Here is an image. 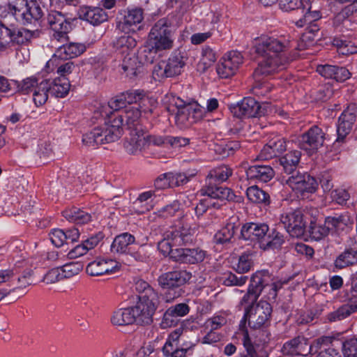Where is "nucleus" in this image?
Wrapping results in <instances>:
<instances>
[{
	"label": "nucleus",
	"instance_id": "1",
	"mask_svg": "<svg viewBox=\"0 0 357 357\" xmlns=\"http://www.w3.org/2000/svg\"><path fill=\"white\" fill-rule=\"evenodd\" d=\"M256 53L262 56L258 67L254 73L256 85L254 93L257 96H264L271 89L268 84H261L260 76H271L286 68L288 59L284 55L289 44L284 36L263 35L255 39Z\"/></svg>",
	"mask_w": 357,
	"mask_h": 357
},
{
	"label": "nucleus",
	"instance_id": "2",
	"mask_svg": "<svg viewBox=\"0 0 357 357\" xmlns=\"http://www.w3.org/2000/svg\"><path fill=\"white\" fill-rule=\"evenodd\" d=\"M151 102L141 91H127L110 100L108 103L100 104L97 112L101 116L110 114L112 119L114 114L123 115V126L127 125L132 130L136 128H142L139 123L140 109L144 112H151V108H146V105Z\"/></svg>",
	"mask_w": 357,
	"mask_h": 357
},
{
	"label": "nucleus",
	"instance_id": "3",
	"mask_svg": "<svg viewBox=\"0 0 357 357\" xmlns=\"http://www.w3.org/2000/svg\"><path fill=\"white\" fill-rule=\"evenodd\" d=\"M193 235L189 228L176 226L165 231L158 242V250L165 256L169 255L176 261L195 264L199 259V252L195 249L177 247L192 242Z\"/></svg>",
	"mask_w": 357,
	"mask_h": 357
},
{
	"label": "nucleus",
	"instance_id": "4",
	"mask_svg": "<svg viewBox=\"0 0 357 357\" xmlns=\"http://www.w3.org/2000/svg\"><path fill=\"white\" fill-rule=\"evenodd\" d=\"M170 22L166 18L159 20L151 28L144 50L140 54L144 63H151L158 52L169 50L173 45Z\"/></svg>",
	"mask_w": 357,
	"mask_h": 357
},
{
	"label": "nucleus",
	"instance_id": "5",
	"mask_svg": "<svg viewBox=\"0 0 357 357\" xmlns=\"http://www.w3.org/2000/svg\"><path fill=\"white\" fill-rule=\"evenodd\" d=\"M103 125L94 128L83 135L82 142L87 146H95L114 142L122 135L123 115L114 114V119L108 114Z\"/></svg>",
	"mask_w": 357,
	"mask_h": 357
},
{
	"label": "nucleus",
	"instance_id": "6",
	"mask_svg": "<svg viewBox=\"0 0 357 357\" xmlns=\"http://www.w3.org/2000/svg\"><path fill=\"white\" fill-rule=\"evenodd\" d=\"M137 45L136 40L131 36H122L114 42V47L119 54L123 57L120 66L122 73L130 78L137 77L141 73V61H137L135 48Z\"/></svg>",
	"mask_w": 357,
	"mask_h": 357
},
{
	"label": "nucleus",
	"instance_id": "7",
	"mask_svg": "<svg viewBox=\"0 0 357 357\" xmlns=\"http://www.w3.org/2000/svg\"><path fill=\"white\" fill-rule=\"evenodd\" d=\"M168 109L174 114L175 123L180 128L199 121L201 117L197 102L185 104L183 100L175 96L172 97Z\"/></svg>",
	"mask_w": 357,
	"mask_h": 357
},
{
	"label": "nucleus",
	"instance_id": "8",
	"mask_svg": "<svg viewBox=\"0 0 357 357\" xmlns=\"http://www.w3.org/2000/svg\"><path fill=\"white\" fill-rule=\"evenodd\" d=\"M159 303L158 293L148 291L147 296H139L136 305L131 307L135 323L137 324H151Z\"/></svg>",
	"mask_w": 357,
	"mask_h": 357
},
{
	"label": "nucleus",
	"instance_id": "9",
	"mask_svg": "<svg viewBox=\"0 0 357 357\" xmlns=\"http://www.w3.org/2000/svg\"><path fill=\"white\" fill-rule=\"evenodd\" d=\"M191 273L184 271H174L162 274L158 278L160 285L169 290L166 294L167 301H170L181 295L179 287L184 284L191 278Z\"/></svg>",
	"mask_w": 357,
	"mask_h": 357
},
{
	"label": "nucleus",
	"instance_id": "10",
	"mask_svg": "<svg viewBox=\"0 0 357 357\" xmlns=\"http://www.w3.org/2000/svg\"><path fill=\"white\" fill-rule=\"evenodd\" d=\"M283 283L271 274L268 271L261 270L256 271L251 277L250 285L255 290L267 292L268 299H275L277 291L281 289Z\"/></svg>",
	"mask_w": 357,
	"mask_h": 357
},
{
	"label": "nucleus",
	"instance_id": "11",
	"mask_svg": "<svg viewBox=\"0 0 357 357\" xmlns=\"http://www.w3.org/2000/svg\"><path fill=\"white\" fill-rule=\"evenodd\" d=\"M13 15L23 24H31L43 16L40 6L35 1L17 0L13 6Z\"/></svg>",
	"mask_w": 357,
	"mask_h": 357
},
{
	"label": "nucleus",
	"instance_id": "12",
	"mask_svg": "<svg viewBox=\"0 0 357 357\" xmlns=\"http://www.w3.org/2000/svg\"><path fill=\"white\" fill-rule=\"evenodd\" d=\"M272 307L269 303L260 301L255 305L246 308L245 317L248 319L249 325L253 328H260L265 326L269 322Z\"/></svg>",
	"mask_w": 357,
	"mask_h": 357
},
{
	"label": "nucleus",
	"instance_id": "13",
	"mask_svg": "<svg viewBox=\"0 0 357 357\" xmlns=\"http://www.w3.org/2000/svg\"><path fill=\"white\" fill-rule=\"evenodd\" d=\"M325 139V132L321 128L314 126L298 137L297 144L308 154H312L323 146Z\"/></svg>",
	"mask_w": 357,
	"mask_h": 357
},
{
	"label": "nucleus",
	"instance_id": "14",
	"mask_svg": "<svg viewBox=\"0 0 357 357\" xmlns=\"http://www.w3.org/2000/svg\"><path fill=\"white\" fill-rule=\"evenodd\" d=\"M243 63V56L237 51L227 53L216 68V73L221 78H228L235 75Z\"/></svg>",
	"mask_w": 357,
	"mask_h": 357
},
{
	"label": "nucleus",
	"instance_id": "15",
	"mask_svg": "<svg viewBox=\"0 0 357 357\" xmlns=\"http://www.w3.org/2000/svg\"><path fill=\"white\" fill-rule=\"evenodd\" d=\"M202 207L218 208L220 204L218 200H232L234 198L233 192L227 188L208 186L202 192Z\"/></svg>",
	"mask_w": 357,
	"mask_h": 357
},
{
	"label": "nucleus",
	"instance_id": "16",
	"mask_svg": "<svg viewBox=\"0 0 357 357\" xmlns=\"http://www.w3.org/2000/svg\"><path fill=\"white\" fill-rule=\"evenodd\" d=\"M183 330L177 328L169 335L162 347V353L165 357H185L190 354L194 344H190V347H178V342Z\"/></svg>",
	"mask_w": 357,
	"mask_h": 357
},
{
	"label": "nucleus",
	"instance_id": "17",
	"mask_svg": "<svg viewBox=\"0 0 357 357\" xmlns=\"http://www.w3.org/2000/svg\"><path fill=\"white\" fill-rule=\"evenodd\" d=\"M234 115L238 118L256 117L267 113L258 102L252 98H245L243 100L231 108Z\"/></svg>",
	"mask_w": 357,
	"mask_h": 357
},
{
	"label": "nucleus",
	"instance_id": "18",
	"mask_svg": "<svg viewBox=\"0 0 357 357\" xmlns=\"http://www.w3.org/2000/svg\"><path fill=\"white\" fill-rule=\"evenodd\" d=\"M86 50L84 43H70L63 45L57 48L52 58L47 62V68H52L58 65V58L68 59L77 57L83 54Z\"/></svg>",
	"mask_w": 357,
	"mask_h": 357
},
{
	"label": "nucleus",
	"instance_id": "19",
	"mask_svg": "<svg viewBox=\"0 0 357 357\" xmlns=\"http://www.w3.org/2000/svg\"><path fill=\"white\" fill-rule=\"evenodd\" d=\"M123 147L130 155H140L147 148L146 132L142 128L132 129L129 137L126 138Z\"/></svg>",
	"mask_w": 357,
	"mask_h": 357
},
{
	"label": "nucleus",
	"instance_id": "20",
	"mask_svg": "<svg viewBox=\"0 0 357 357\" xmlns=\"http://www.w3.org/2000/svg\"><path fill=\"white\" fill-rule=\"evenodd\" d=\"M280 221L287 231L292 237L298 238L303 235L305 223L303 220V214L300 211H294L282 214Z\"/></svg>",
	"mask_w": 357,
	"mask_h": 357
},
{
	"label": "nucleus",
	"instance_id": "21",
	"mask_svg": "<svg viewBox=\"0 0 357 357\" xmlns=\"http://www.w3.org/2000/svg\"><path fill=\"white\" fill-rule=\"evenodd\" d=\"M144 20V12L139 8H129L123 12L122 20L119 22V26L126 33L136 32L140 29L139 24Z\"/></svg>",
	"mask_w": 357,
	"mask_h": 357
},
{
	"label": "nucleus",
	"instance_id": "22",
	"mask_svg": "<svg viewBox=\"0 0 357 357\" xmlns=\"http://www.w3.org/2000/svg\"><path fill=\"white\" fill-rule=\"evenodd\" d=\"M287 185L297 194L303 195L305 192H314L317 188L315 178L307 174H298L287 181Z\"/></svg>",
	"mask_w": 357,
	"mask_h": 357
},
{
	"label": "nucleus",
	"instance_id": "23",
	"mask_svg": "<svg viewBox=\"0 0 357 357\" xmlns=\"http://www.w3.org/2000/svg\"><path fill=\"white\" fill-rule=\"evenodd\" d=\"M356 121L355 105H351L345 109L338 119L337 128L338 142L343 141L350 132L352 126Z\"/></svg>",
	"mask_w": 357,
	"mask_h": 357
},
{
	"label": "nucleus",
	"instance_id": "24",
	"mask_svg": "<svg viewBox=\"0 0 357 357\" xmlns=\"http://www.w3.org/2000/svg\"><path fill=\"white\" fill-rule=\"evenodd\" d=\"M79 18L96 26L105 22L108 19V15L100 7L82 6L79 10Z\"/></svg>",
	"mask_w": 357,
	"mask_h": 357
},
{
	"label": "nucleus",
	"instance_id": "25",
	"mask_svg": "<svg viewBox=\"0 0 357 357\" xmlns=\"http://www.w3.org/2000/svg\"><path fill=\"white\" fill-rule=\"evenodd\" d=\"M48 20L52 30L54 32L53 37L58 40L65 38L70 29V24L65 17L59 13H54L50 15Z\"/></svg>",
	"mask_w": 357,
	"mask_h": 357
},
{
	"label": "nucleus",
	"instance_id": "26",
	"mask_svg": "<svg viewBox=\"0 0 357 357\" xmlns=\"http://www.w3.org/2000/svg\"><path fill=\"white\" fill-rule=\"evenodd\" d=\"M268 231V226L266 224L250 222L243 226L241 233L245 240L261 241L266 236Z\"/></svg>",
	"mask_w": 357,
	"mask_h": 357
},
{
	"label": "nucleus",
	"instance_id": "27",
	"mask_svg": "<svg viewBox=\"0 0 357 357\" xmlns=\"http://www.w3.org/2000/svg\"><path fill=\"white\" fill-rule=\"evenodd\" d=\"M296 341V356H307L312 352H317L318 349H321L322 347L327 346L331 342L328 337H321L316 340L312 345H309L307 340L303 337L295 338Z\"/></svg>",
	"mask_w": 357,
	"mask_h": 357
},
{
	"label": "nucleus",
	"instance_id": "28",
	"mask_svg": "<svg viewBox=\"0 0 357 357\" xmlns=\"http://www.w3.org/2000/svg\"><path fill=\"white\" fill-rule=\"evenodd\" d=\"M246 175L248 179L266 183L273 178L275 172L269 165H252L247 169Z\"/></svg>",
	"mask_w": 357,
	"mask_h": 357
},
{
	"label": "nucleus",
	"instance_id": "29",
	"mask_svg": "<svg viewBox=\"0 0 357 357\" xmlns=\"http://www.w3.org/2000/svg\"><path fill=\"white\" fill-rule=\"evenodd\" d=\"M354 223L352 217L348 213L326 218V224L331 227L332 230L337 232L343 231L346 227H351Z\"/></svg>",
	"mask_w": 357,
	"mask_h": 357
},
{
	"label": "nucleus",
	"instance_id": "30",
	"mask_svg": "<svg viewBox=\"0 0 357 357\" xmlns=\"http://www.w3.org/2000/svg\"><path fill=\"white\" fill-rule=\"evenodd\" d=\"M111 322L114 326H126L135 323L131 307L115 310L111 316Z\"/></svg>",
	"mask_w": 357,
	"mask_h": 357
},
{
	"label": "nucleus",
	"instance_id": "31",
	"mask_svg": "<svg viewBox=\"0 0 357 357\" xmlns=\"http://www.w3.org/2000/svg\"><path fill=\"white\" fill-rule=\"evenodd\" d=\"M217 60L215 52L209 46L202 47V73H207L208 78L214 75V65Z\"/></svg>",
	"mask_w": 357,
	"mask_h": 357
},
{
	"label": "nucleus",
	"instance_id": "32",
	"mask_svg": "<svg viewBox=\"0 0 357 357\" xmlns=\"http://www.w3.org/2000/svg\"><path fill=\"white\" fill-rule=\"evenodd\" d=\"M243 344L246 350V354H243L241 357H268L267 351L259 346L255 347L249 337L246 331H242Z\"/></svg>",
	"mask_w": 357,
	"mask_h": 357
},
{
	"label": "nucleus",
	"instance_id": "33",
	"mask_svg": "<svg viewBox=\"0 0 357 357\" xmlns=\"http://www.w3.org/2000/svg\"><path fill=\"white\" fill-rule=\"evenodd\" d=\"M357 312V301L351 303L342 305L337 310L330 312L327 319L329 321H338L347 318L352 313Z\"/></svg>",
	"mask_w": 357,
	"mask_h": 357
},
{
	"label": "nucleus",
	"instance_id": "34",
	"mask_svg": "<svg viewBox=\"0 0 357 357\" xmlns=\"http://www.w3.org/2000/svg\"><path fill=\"white\" fill-rule=\"evenodd\" d=\"M153 197L151 191L141 193L132 204L133 210L137 213H143L151 209L153 206Z\"/></svg>",
	"mask_w": 357,
	"mask_h": 357
},
{
	"label": "nucleus",
	"instance_id": "35",
	"mask_svg": "<svg viewBox=\"0 0 357 357\" xmlns=\"http://www.w3.org/2000/svg\"><path fill=\"white\" fill-rule=\"evenodd\" d=\"M50 89V81L48 79L42 80L36 86L33 92V100L36 106H41L47 102Z\"/></svg>",
	"mask_w": 357,
	"mask_h": 357
},
{
	"label": "nucleus",
	"instance_id": "36",
	"mask_svg": "<svg viewBox=\"0 0 357 357\" xmlns=\"http://www.w3.org/2000/svg\"><path fill=\"white\" fill-rule=\"evenodd\" d=\"M167 66L168 77H172L179 75L185 66L184 57L181 53L172 54L167 61H165Z\"/></svg>",
	"mask_w": 357,
	"mask_h": 357
},
{
	"label": "nucleus",
	"instance_id": "37",
	"mask_svg": "<svg viewBox=\"0 0 357 357\" xmlns=\"http://www.w3.org/2000/svg\"><path fill=\"white\" fill-rule=\"evenodd\" d=\"M135 241L134 236L128 233H123L114 238L111 245V250L113 252H126L129 245L133 244Z\"/></svg>",
	"mask_w": 357,
	"mask_h": 357
},
{
	"label": "nucleus",
	"instance_id": "38",
	"mask_svg": "<svg viewBox=\"0 0 357 357\" xmlns=\"http://www.w3.org/2000/svg\"><path fill=\"white\" fill-rule=\"evenodd\" d=\"M357 262V251L351 248L345 250L336 258L335 266L339 269L352 266Z\"/></svg>",
	"mask_w": 357,
	"mask_h": 357
},
{
	"label": "nucleus",
	"instance_id": "39",
	"mask_svg": "<svg viewBox=\"0 0 357 357\" xmlns=\"http://www.w3.org/2000/svg\"><path fill=\"white\" fill-rule=\"evenodd\" d=\"M254 266V256L252 253L244 252L240 255L233 268L238 273H248Z\"/></svg>",
	"mask_w": 357,
	"mask_h": 357
},
{
	"label": "nucleus",
	"instance_id": "40",
	"mask_svg": "<svg viewBox=\"0 0 357 357\" xmlns=\"http://www.w3.org/2000/svg\"><path fill=\"white\" fill-rule=\"evenodd\" d=\"M301 155L299 151H292L280 159V163L287 173L291 174L296 169L300 162Z\"/></svg>",
	"mask_w": 357,
	"mask_h": 357
},
{
	"label": "nucleus",
	"instance_id": "41",
	"mask_svg": "<svg viewBox=\"0 0 357 357\" xmlns=\"http://www.w3.org/2000/svg\"><path fill=\"white\" fill-rule=\"evenodd\" d=\"M50 93L57 98L66 96L70 89V82L66 77H59L50 82Z\"/></svg>",
	"mask_w": 357,
	"mask_h": 357
},
{
	"label": "nucleus",
	"instance_id": "42",
	"mask_svg": "<svg viewBox=\"0 0 357 357\" xmlns=\"http://www.w3.org/2000/svg\"><path fill=\"white\" fill-rule=\"evenodd\" d=\"M246 195L248 199L252 202L265 205L270 203L269 195L257 185L249 187L246 190Z\"/></svg>",
	"mask_w": 357,
	"mask_h": 357
},
{
	"label": "nucleus",
	"instance_id": "43",
	"mask_svg": "<svg viewBox=\"0 0 357 357\" xmlns=\"http://www.w3.org/2000/svg\"><path fill=\"white\" fill-rule=\"evenodd\" d=\"M238 229V225L234 222H228L215 235V240L218 243L229 242Z\"/></svg>",
	"mask_w": 357,
	"mask_h": 357
},
{
	"label": "nucleus",
	"instance_id": "44",
	"mask_svg": "<svg viewBox=\"0 0 357 357\" xmlns=\"http://www.w3.org/2000/svg\"><path fill=\"white\" fill-rule=\"evenodd\" d=\"M331 230H332L331 227L326 225L325 221L324 225L312 222L309 231L313 239L319 241L326 237Z\"/></svg>",
	"mask_w": 357,
	"mask_h": 357
},
{
	"label": "nucleus",
	"instance_id": "45",
	"mask_svg": "<svg viewBox=\"0 0 357 357\" xmlns=\"http://www.w3.org/2000/svg\"><path fill=\"white\" fill-rule=\"evenodd\" d=\"M232 174V170L227 166H220L212 169L206 177V181L210 183L211 179L215 181L223 182Z\"/></svg>",
	"mask_w": 357,
	"mask_h": 357
},
{
	"label": "nucleus",
	"instance_id": "46",
	"mask_svg": "<svg viewBox=\"0 0 357 357\" xmlns=\"http://www.w3.org/2000/svg\"><path fill=\"white\" fill-rule=\"evenodd\" d=\"M64 216L76 224H84L91 220V215L88 213L76 208L65 211Z\"/></svg>",
	"mask_w": 357,
	"mask_h": 357
},
{
	"label": "nucleus",
	"instance_id": "47",
	"mask_svg": "<svg viewBox=\"0 0 357 357\" xmlns=\"http://www.w3.org/2000/svg\"><path fill=\"white\" fill-rule=\"evenodd\" d=\"M278 2L280 9L285 12L301 10L304 13L305 6L308 5V1L303 0H278Z\"/></svg>",
	"mask_w": 357,
	"mask_h": 357
},
{
	"label": "nucleus",
	"instance_id": "48",
	"mask_svg": "<svg viewBox=\"0 0 357 357\" xmlns=\"http://www.w3.org/2000/svg\"><path fill=\"white\" fill-rule=\"evenodd\" d=\"M18 34L15 29H10L0 23V44L8 45L10 43L15 42Z\"/></svg>",
	"mask_w": 357,
	"mask_h": 357
},
{
	"label": "nucleus",
	"instance_id": "49",
	"mask_svg": "<svg viewBox=\"0 0 357 357\" xmlns=\"http://www.w3.org/2000/svg\"><path fill=\"white\" fill-rule=\"evenodd\" d=\"M104 259L100 257L89 263L86 266V272L92 276H98L105 274Z\"/></svg>",
	"mask_w": 357,
	"mask_h": 357
},
{
	"label": "nucleus",
	"instance_id": "50",
	"mask_svg": "<svg viewBox=\"0 0 357 357\" xmlns=\"http://www.w3.org/2000/svg\"><path fill=\"white\" fill-rule=\"evenodd\" d=\"M59 268L62 271V276L64 279L77 275L81 271L82 266L79 262H71Z\"/></svg>",
	"mask_w": 357,
	"mask_h": 357
},
{
	"label": "nucleus",
	"instance_id": "51",
	"mask_svg": "<svg viewBox=\"0 0 357 357\" xmlns=\"http://www.w3.org/2000/svg\"><path fill=\"white\" fill-rule=\"evenodd\" d=\"M309 4L305 6V10L307 12L305 13L303 18L296 22V26L299 27L303 26L305 24H310L313 21H316L321 18L320 12L318 10H311V7H308Z\"/></svg>",
	"mask_w": 357,
	"mask_h": 357
},
{
	"label": "nucleus",
	"instance_id": "52",
	"mask_svg": "<svg viewBox=\"0 0 357 357\" xmlns=\"http://www.w3.org/2000/svg\"><path fill=\"white\" fill-rule=\"evenodd\" d=\"M260 294L259 290H255L249 285L247 294L244 295L241 301V305L244 306L245 312L246 308L250 309V306L254 305L253 303L257 300Z\"/></svg>",
	"mask_w": 357,
	"mask_h": 357
},
{
	"label": "nucleus",
	"instance_id": "53",
	"mask_svg": "<svg viewBox=\"0 0 357 357\" xmlns=\"http://www.w3.org/2000/svg\"><path fill=\"white\" fill-rule=\"evenodd\" d=\"M335 45L342 54H351L357 52V46L353 43L342 40H335Z\"/></svg>",
	"mask_w": 357,
	"mask_h": 357
},
{
	"label": "nucleus",
	"instance_id": "54",
	"mask_svg": "<svg viewBox=\"0 0 357 357\" xmlns=\"http://www.w3.org/2000/svg\"><path fill=\"white\" fill-rule=\"evenodd\" d=\"M342 351L344 357H357V339L346 340L342 344Z\"/></svg>",
	"mask_w": 357,
	"mask_h": 357
},
{
	"label": "nucleus",
	"instance_id": "55",
	"mask_svg": "<svg viewBox=\"0 0 357 357\" xmlns=\"http://www.w3.org/2000/svg\"><path fill=\"white\" fill-rule=\"evenodd\" d=\"M179 321L180 318L169 307L165 312L160 324L162 328H166L176 326Z\"/></svg>",
	"mask_w": 357,
	"mask_h": 357
},
{
	"label": "nucleus",
	"instance_id": "56",
	"mask_svg": "<svg viewBox=\"0 0 357 357\" xmlns=\"http://www.w3.org/2000/svg\"><path fill=\"white\" fill-rule=\"evenodd\" d=\"M180 203L178 201H174L172 204L167 205L163 207L160 211L159 215L163 218H169L178 213L180 216L181 213L180 212Z\"/></svg>",
	"mask_w": 357,
	"mask_h": 357
},
{
	"label": "nucleus",
	"instance_id": "57",
	"mask_svg": "<svg viewBox=\"0 0 357 357\" xmlns=\"http://www.w3.org/2000/svg\"><path fill=\"white\" fill-rule=\"evenodd\" d=\"M167 70V66L165 61H161L156 63L153 68L152 76L155 80L160 81L165 78L169 77Z\"/></svg>",
	"mask_w": 357,
	"mask_h": 357
},
{
	"label": "nucleus",
	"instance_id": "58",
	"mask_svg": "<svg viewBox=\"0 0 357 357\" xmlns=\"http://www.w3.org/2000/svg\"><path fill=\"white\" fill-rule=\"evenodd\" d=\"M248 277L241 275L236 276L235 274L229 273L225 275L224 284L227 286H243L247 282Z\"/></svg>",
	"mask_w": 357,
	"mask_h": 357
},
{
	"label": "nucleus",
	"instance_id": "59",
	"mask_svg": "<svg viewBox=\"0 0 357 357\" xmlns=\"http://www.w3.org/2000/svg\"><path fill=\"white\" fill-rule=\"evenodd\" d=\"M62 271L60 268L50 270L43 277V281L47 284H52L63 280Z\"/></svg>",
	"mask_w": 357,
	"mask_h": 357
},
{
	"label": "nucleus",
	"instance_id": "60",
	"mask_svg": "<svg viewBox=\"0 0 357 357\" xmlns=\"http://www.w3.org/2000/svg\"><path fill=\"white\" fill-rule=\"evenodd\" d=\"M61 60L60 58H58L57 62L58 65L54 66L53 68L51 66L48 68L50 70H53L54 68L57 67V73L61 76V77H65L66 75L70 74L75 68V66L72 62H66L63 64L59 65V61Z\"/></svg>",
	"mask_w": 357,
	"mask_h": 357
},
{
	"label": "nucleus",
	"instance_id": "61",
	"mask_svg": "<svg viewBox=\"0 0 357 357\" xmlns=\"http://www.w3.org/2000/svg\"><path fill=\"white\" fill-rule=\"evenodd\" d=\"M50 239L54 246L61 247L66 241V236L63 230L56 229L50 234Z\"/></svg>",
	"mask_w": 357,
	"mask_h": 357
},
{
	"label": "nucleus",
	"instance_id": "62",
	"mask_svg": "<svg viewBox=\"0 0 357 357\" xmlns=\"http://www.w3.org/2000/svg\"><path fill=\"white\" fill-rule=\"evenodd\" d=\"M155 186L157 189H166L173 188L172 185L171 172L160 175L155 181Z\"/></svg>",
	"mask_w": 357,
	"mask_h": 357
},
{
	"label": "nucleus",
	"instance_id": "63",
	"mask_svg": "<svg viewBox=\"0 0 357 357\" xmlns=\"http://www.w3.org/2000/svg\"><path fill=\"white\" fill-rule=\"evenodd\" d=\"M220 15V13L217 12L216 10H211L210 13H208L204 20V29H206L207 26H211V29H215V25L219 21Z\"/></svg>",
	"mask_w": 357,
	"mask_h": 357
},
{
	"label": "nucleus",
	"instance_id": "64",
	"mask_svg": "<svg viewBox=\"0 0 357 357\" xmlns=\"http://www.w3.org/2000/svg\"><path fill=\"white\" fill-rule=\"evenodd\" d=\"M225 323L226 319L224 317L216 316L208 319L204 324V327L206 330L213 331L221 327Z\"/></svg>",
	"mask_w": 357,
	"mask_h": 357
}]
</instances>
